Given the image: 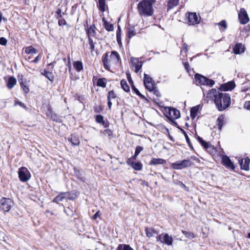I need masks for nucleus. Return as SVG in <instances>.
<instances>
[{"label": "nucleus", "mask_w": 250, "mask_h": 250, "mask_svg": "<svg viewBox=\"0 0 250 250\" xmlns=\"http://www.w3.org/2000/svg\"><path fill=\"white\" fill-rule=\"evenodd\" d=\"M121 85L123 89L125 92H129L130 91V88L127 83L126 81L122 80L121 81Z\"/></svg>", "instance_id": "34"}, {"label": "nucleus", "mask_w": 250, "mask_h": 250, "mask_svg": "<svg viewBox=\"0 0 250 250\" xmlns=\"http://www.w3.org/2000/svg\"><path fill=\"white\" fill-rule=\"evenodd\" d=\"M56 13L58 15L57 18H58L59 17H62V14H63V13H62V10L60 9H58L57 10Z\"/></svg>", "instance_id": "52"}, {"label": "nucleus", "mask_w": 250, "mask_h": 250, "mask_svg": "<svg viewBox=\"0 0 250 250\" xmlns=\"http://www.w3.org/2000/svg\"><path fill=\"white\" fill-rule=\"evenodd\" d=\"M88 38L94 37L96 35V27L94 25L90 26L87 30Z\"/></svg>", "instance_id": "20"}, {"label": "nucleus", "mask_w": 250, "mask_h": 250, "mask_svg": "<svg viewBox=\"0 0 250 250\" xmlns=\"http://www.w3.org/2000/svg\"><path fill=\"white\" fill-rule=\"evenodd\" d=\"M117 40L119 44L121 43V40L118 33H117Z\"/></svg>", "instance_id": "59"}, {"label": "nucleus", "mask_w": 250, "mask_h": 250, "mask_svg": "<svg viewBox=\"0 0 250 250\" xmlns=\"http://www.w3.org/2000/svg\"><path fill=\"white\" fill-rule=\"evenodd\" d=\"M0 208L4 211H9L13 206V202L9 198L3 197L0 200Z\"/></svg>", "instance_id": "7"}, {"label": "nucleus", "mask_w": 250, "mask_h": 250, "mask_svg": "<svg viewBox=\"0 0 250 250\" xmlns=\"http://www.w3.org/2000/svg\"><path fill=\"white\" fill-rule=\"evenodd\" d=\"M144 85L149 91H153L154 89V82L152 81L151 78L147 74H144Z\"/></svg>", "instance_id": "9"}, {"label": "nucleus", "mask_w": 250, "mask_h": 250, "mask_svg": "<svg viewBox=\"0 0 250 250\" xmlns=\"http://www.w3.org/2000/svg\"><path fill=\"white\" fill-rule=\"evenodd\" d=\"M88 42H89V46H90V48L91 50L92 51H94V50L95 46H94V44L93 41L91 39V38H88Z\"/></svg>", "instance_id": "45"}, {"label": "nucleus", "mask_w": 250, "mask_h": 250, "mask_svg": "<svg viewBox=\"0 0 250 250\" xmlns=\"http://www.w3.org/2000/svg\"><path fill=\"white\" fill-rule=\"evenodd\" d=\"M96 120L98 123H102L104 122L103 117L101 115H97Z\"/></svg>", "instance_id": "46"}, {"label": "nucleus", "mask_w": 250, "mask_h": 250, "mask_svg": "<svg viewBox=\"0 0 250 250\" xmlns=\"http://www.w3.org/2000/svg\"><path fill=\"white\" fill-rule=\"evenodd\" d=\"M219 26L220 29L222 31H224L227 28V23L224 20L222 21L221 22L218 23H215Z\"/></svg>", "instance_id": "39"}, {"label": "nucleus", "mask_w": 250, "mask_h": 250, "mask_svg": "<svg viewBox=\"0 0 250 250\" xmlns=\"http://www.w3.org/2000/svg\"><path fill=\"white\" fill-rule=\"evenodd\" d=\"M58 24L60 26L64 25L66 24V21L64 19H60L58 21Z\"/></svg>", "instance_id": "49"}, {"label": "nucleus", "mask_w": 250, "mask_h": 250, "mask_svg": "<svg viewBox=\"0 0 250 250\" xmlns=\"http://www.w3.org/2000/svg\"><path fill=\"white\" fill-rule=\"evenodd\" d=\"M235 87L234 82L231 81L226 83L222 84L221 86L222 88L225 91L230 90Z\"/></svg>", "instance_id": "18"}, {"label": "nucleus", "mask_w": 250, "mask_h": 250, "mask_svg": "<svg viewBox=\"0 0 250 250\" xmlns=\"http://www.w3.org/2000/svg\"><path fill=\"white\" fill-rule=\"evenodd\" d=\"M73 66L75 70L78 72H80L83 69V63L80 61L74 62Z\"/></svg>", "instance_id": "29"}, {"label": "nucleus", "mask_w": 250, "mask_h": 250, "mask_svg": "<svg viewBox=\"0 0 250 250\" xmlns=\"http://www.w3.org/2000/svg\"><path fill=\"white\" fill-rule=\"evenodd\" d=\"M182 232L188 238L192 239L195 237V235L191 232L182 230Z\"/></svg>", "instance_id": "38"}, {"label": "nucleus", "mask_w": 250, "mask_h": 250, "mask_svg": "<svg viewBox=\"0 0 250 250\" xmlns=\"http://www.w3.org/2000/svg\"><path fill=\"white\" fill-rule=\"evenodd\" d=\"M117 250H133L128 245L120 244L118 245Z\"/></svg>", "instance_id": "37"}, {"label": "nucleus", "mask_w": 250, "mask_h": 250, "mask_svg": "<svg viewBox=\"0 0 250 250\" xmlns=\"http://www.w3.org/2000/svg\"><path fill=\"white\" fill-rule=\"evenodd\" d=\"M103 134L105 136H107L108 137H110L112 135V132L109 129H106L104 130L103 132Z\"/></svg>", "instance_id": "44"}, {"label": "nucleus", "mask_w": 250, "mask_h": 250, "mask_svg": "<svg viewBox=\"0 0 250 250\" xmlns=\"http://www.w3.org/2000/svg\"><path fill=\"white\" fill-rule=\"evenodd\" d=\"M131 62L132 66L134 68V71L137 73L142 68V63L138 58H131Z\"/></svg>", "instance_id": "12"}, {"label": "nucleus", "mask_w": 250, "mask_h": 250, "mask_svg": "<svg viewBox=\"0 0 250 250\" xmlns=\"http://www.w3.org/2000/svg\"><path fill=\"white\" fill-rule=\"evenodd\" d=\"M238 18L242 24H245L249 21L248 15L244 8H241L238 13Z\"/></svg>", "instance_id": "10"}, {"label": "nucleus", "mask_w": 250, "mask_h": 250, "mask_svg": "<svg viewBox=\"0 0 250 250\" xmlns=\"http://www.w3.org/2000/svg\"><path fill=\"white\" fill-rule=\"evenodd\" d=\"M41 58L42 56L41 55H39L37 57H36L35 59L31 62L37 63L41 60Z\"/></svg>", "instance_id": "51"}, {"label": "nucleus", "mask_w": 250, "mask_h": 250, "mask_svg": "<svg viewBox=\"0 0 250 250\" xmlns=\"http://www.w3.org/2000/svg\"><path fill=\"white\" fill-rule=\"evenodd\" d=\"M119 60V55L114 51L112 52L110 55L106 53L102 60L104 66L106 70H109L110 66L117 63Z\"/></svg>", "instance_id": "2"}, {"label": "nucleus", "mask_w": 250, "mask_h": 250, "mask_svg": "<svg viewBox=\"0 0 250 250\" xmlns=\"http://www.w3.org/2000/svg\"><path fill=\"white\" fill-rule=\"evenodd\" d=\"M168 113L171 119H177L180 117V111L175 108H168Z\"/></svg>", "instance_id": "13"}, {"label": "nucleus", "mask_w": 250, "mask_h": 250, "mask_svg": "<svg viewBox=\"0 0 250 250\" xmlns=\"http://www.w3.org/2000/svg\"><path fill=\"white\" fill-rule=\"evenodd\" d=\"M142 1H145L146 2H149L150 4H152L155 2V0H142Z\"/></svg>", "instance_id": "58"}, {"label": "nucleus", "mask_w": 250, "mask_h": 250, "mask_svg": "<svg viewBox=\"0 0 250 250\" xmlns=\"http://www.w3.org/2000/svg\"><path fill=\"white\" fill-rule=\"evenodd\" d=\"M183 132L184 134V136L185 137L187 142L188 143V144H189V139L188 135L187 134V133H186V132L184 130H183Z\"/></svg>", "instance_id": "54"}, {"label": "nucleus", "mask_w": 250, "mask_h": 250, "mask_svg": "<svg viewBox=\"0 0 250 250\" xmlns=\"http://www.w3.org/2000/svg\"><path fill=\"white\" fill-rule=\"evenodd\" d=\"M220 92L215 89H211L207 94L206 99L208 101L212 100L214 103H215V100L218 97V95H219Z\"/></svg>", "instance_id": "11"}, {"label": "nucleus", "mask_w": 250, "mask_h": 250, "mask_svg": "<svg viewBox=\"0 0 250 250\" xmlns=\"http://www.w3.org/2000/svg\"><path fill=\"white\" fill-rule=\"evenodd\" d=\"M191 165V162L189 160H184L182 161H178L171 164L173 168L176 169H181Z\"/></svg>", "instance_id": "6"}, {"label": "nucleus", "mask_w": 250, "mask_h": 250, "mask_svg": "<svg viewBox=\"0 0 250 250\" xmlns=\"http://www.w3.org/2000/svg\"><path fill=\"white\" fill-rule=\"evenodd\" d=\"M179 186H180L182 188H187V187L184 185L182 182L180 181H178L177 183Z\"/></svg>", "instance_id": "55"}, {"label": "nucleus", "mask_w": 250, "mask_h": 250, "mask_svg": "<svg viewBox=\"0 0 250 250\" xmlns=\"http://www.w3.org/2000/svg\"><path fill=\"white\" fill-rule=\"evenodd\" d=\"M143 150V148L141 146H137L135 149V153L136 155H139V154Z\"/></svg>", "instance_id": "48"}, {"label": "nucleus", "mask_w": 250, "mask_h": 250, "mask_svg": "<svg viewBox=\"0 0 250 250\" xmlns=\"http://www.w3.org/2000/svg\"><path fill=\"white\" fill-rule=\"evenodd\" d=\"M67 198L66 193L64 192L61 193L60 195L56 196L53 199V202H55L56 203H59L60 202L62 201L63 199Z\"/></svg>", "instance_id": "23"}, {"label": "nucleus", "mask_w": 250, "mask_h": 250, "mask_svg": "<svg viewBox=\"0 0 250 250\" xmlns=\"http://www.w3.org/2000/svg\"><path fill=\"white\" fill-rule=\"evenodd\" d=\"M42 74L45 76L50 81H53L54 80V75L52 72L44 70L42 72Z\"/></svg>", "instance_id": "26"}, {"label": "nucleus", "mask_w": 250, "mask_h": 250, "mask_svg": "<svg viewBox=\"0 0 250 250\" xmlns=\"http://www.w3.org/2000/svg\"><path fill=\"white\" fill-rule=\"evenodd\" d=\"M53 66V63L52 62H51V63H50L49 64H48V66Z\"/></svg>", "instance_id": "64"}, {"label": "nucleus", "mask_w": 250, "mask_h": 250, "mask_svg": "<svg viewBox=\"0 0 250 250\" xmlns=\"http://www.w3.org/2000/svg\"><path fill=\"white\" fill-rule=\"evenodd\" d=\"M21 86L23 90L25 93H27L29 91V89L27 86L23 85V84H21Z\"/></svg>", "instance_id": "50"}, {"label": "nucleus", "mask_w": 250, "mask_h": 250, "mask_svg": "<svg viewBox=\"0 0 250 250\" xmlns=\"http://www.w3.org/2000/svg\"><path fill=\"white\" fill-rule=\"evenodd\" d=\"M161 243L168 246H171L173 243V238L168 233H165L163 235V241H161Z\"/></svg>", "instance_id": "16"}, {"label": "nucleus", "mask_w": 250, "mask_h": 250, "mask_svg": "<svg viewBox=\"0 0 250 250\" xmlns=\"http://www.w3.org/2000/svg\"><path fill=\"white\" fill-rule=\"evenodd\" d=\"M97 85L102 87L106 86V82L105 79H99L97 81Z\"/></svg>", "instance_id": "40"}, {"label": "nucleus", "mask_w": 250, "mask_h": 250, "mask_svg": "<svg viewBox=\"0 0 250 250\" xmlns=\"http://www.w3.org/2000/svg\"><path fill=\"white\" fill-rule=\"evenodd\" d=\"M18 104L21 107L24 108H26V106L24 105V104L22 103L21 102H18Z\"/></svg>", "instance_id": "60"}, {"label": "nucleus", "mask_w": 250, "mask_h": 250, "mask_svg": "<svg viewBox=\"0 0 250 250\" xmlns=\"http://www.w3.org/2000/svg\"><path fill=\"white\" fill-rule=\"evenodd\" d=\"M16 79L13 77H11L8 80L7 83V86L9 89H12L16 84Z\"/></svg>", "instance_id": "24"}, {"label": "nucleus", "mask_w": 250, "mask_h": 250, "mask_svg": "<svg viewBox=\"0 0 250 250\" xmlns=\"http://www.w3.org/2000/svg\"><path fill=\"white\" fill-rule=\"evenodd\" d=\"M106 0H98V7L100 11L104 12L105 11Z\"/></svg>", "instance_id": "30"}, {"label": "nucleus", "mask_w": 250, "mask_h": 250, "mask_svg": "<svg viewBox=\"0 0 250 250\" xmlns=\"http://www.w3.org/2000/svg\"><path fill=\"white\" fill-rule=\"evenodd\" d=\"M132 90L135 92V93L138 95L142 99H145V97L138 90L137 88H136L134 85L132 86Z\"/></svg>", "instance_id": "43"}, {"label": "nucleus", "mask_w": 250, "mask_h": 250, "mask_svg": "<svg viewBox=\"0 0 250 250\" xmlns=\"http://www.w3.org/2000/svg\"><path fill=\"white\" fill-rule=\"evenodd\" d=\"M66 196L68 195V198L70 200L75 199L78 195V192L76 191H73L70 192L66 193Z\"/></svg>", "instance_id": "35"}, {"label": "nucleus", "mask_w": 250, "mask_h": 250, "mask_svg": "<svg viewBox=\"0 0 250 250\" xmlns=\"http://www.w3.org/2000/svg\"><path fill=\"white\" fill-rule=\"evenodd\" d=\"M224 116L222 115L219 116L217 120V124L219 130H221L224 124Z\"/></svg>", "instance_id": "31"}, {"label": "nucleus", "mask_w": 250, "mask_h": 250, "mask_svg": "<svg viewBox=\"0 0 250 250\" xmlns=\"http://www.w3.org/2000/svg\"><path fill=\"white\" fill-rule=\"evenodd\" d=\"M183 48L185 49L186 51H187L188 50V45L186 44H184Z\"/></svg>", "instance_id": "62"}, {"label": "nucleus", "mask_w": 250, "mask_h": 250, "mask_svg": "<svg viewBox=\"0 0 250 250\" xmlns=\"http://www.w3.org/2000/svg\"><path fill=\"white\" fill-rule=\"evenodd\" d=\"M166 163V161L164 159L161 158H153L149 162V164L150 165H161L164 164Z\"/></svg>", "instance_id": "21"}, {"label": "nucleus", "mask_w": 250, "mask_h": 250, "mask_svg": "<svg viewBox=\"0 0 250 250\" xmlns=\"http://www.w3.org/2000/svg\"><path fill=\"white\" fill-rule=\"evenodd\" d=\"M163 235L164 234H161L157 236L156 240L157 242L160 241L161 242V241H163L162 238H163L162 236L163 237Z\"/></svg>", "instance_id": "53"}, {"label": "nucleus", "mask_w": 250, "mask_h": 250, "mask_svg": "<svg viewBox=\"0 0 250 250\" xmlns=\"http://www.w3.org/2000/svg\"><path fill=\"white\" fill-rule=\"evenodd\" d=\"M145 231L146 236L149 238L153 236L156 233V231L154 229L150 228L146 229Z\"/></svg>", "instance_id": "33"}, {"label": "nucleus", "mask_w": 250, "mask_h": 250, "mask_svg": "<svg viewBox=\"0 0 250 250\" xmlns=\"http://www.w3.org/2000/svg\"><path fill=\"white\" fill-rule=\"evenodd\" d=\"M18 174L20 180L22 182L27 181L31 177L29 171L26 167H24L19 169Z\"/></svg>", "instance_id": "5"}, {"label": "nucleus", "mask_w": 250, "mask_h": 250, "mask_svg": "<svg viewBox=\"0 0 250 250\" xmlns=\"http://www.w3.org/2000/svg\"><path fill=\"white\" fill-rule=\"evenodd\" d=\"M127 163L130 164L132 167L136 170H141L143 167L140 162H131L130 163V161H128Z\"/></svg>", "instance_id": "25"}, {"label": "nucleus", "mask_w": 250, "mask_h": 250, "mask_svg": "<svg viewBox=\"0 0 250 250\" xmlns=\"http://www.w3.org/2000/svg\"><path fill=\"white\" fill-rule=\"evenodd\" d=\"M179 2V0H168L167 1L168 10L176 6Z\"/></svg>", "instance_id": "27"}, {"label": "nucleus", "mask_w": 250, "mask_h": 250, "mask_svg": "<svg viewBox=\"0 0 250 250\" xmlns=\"http://www.w3.org/2000/svg\"><path fill=\"white\" fill-rule=\"evenodd\" d=\"M102 20L104 22V27L106 30H107L108 31H112L113 30L114 28L112 24L108 23L106 21L104 18H103Z\"/></svg>", "instance_id": "28"}, {"label": "nucleus", "mask_w": 250, "mask_h": 250, "mask_svg": "<svg viewBox=\"0 0 250 250\" xmlns=\"http://www.w3.org/2000/svg\"><path fill=\"white\" fill-rule=\"evenodd\" d=\"M138 155H136V153H135L134 155V156H133V158L134 159H136Z\"/></svg>", "instance_id": "63"}, {"label": "nucleus", "mask_w": 250, "mask_h": 250, "mask_svg": "<svg viewBox=\"0 0 250 250\" xmlns=\"http://www.w3.org/2000/svg\"><path fill=\"white\" fill-rule=\"evenodd\" d=\"M201 106L200 104L195 106L191 108L190 110V116L192 119H194L198 113L201 109Z\"/></svg>", "instance_id": "19"}, {"label": "nucleus", "mask_w": 250, "mask_h": 250, "mask_svg": "<svg viewBox=\"0 0 250 250\" xmlns=\"http://www.w3.org/2000/svg\"><path fill=\"white\" fill-rule=\"evenodd\" d=\"M188 22L189 25H195L200 22L201 18L196 13H188Z\"/></svg>", "instance_id": "8"}, {"label": "nucleus", "mask_w": 250, "mask_h": 250, "mask_svg": "<svg viewBox=\"0 0 250 250\" xmlns=\"http://www.w3.org/2000/svg\"><path fill=\"white\" fill-rule=\"evenodd\" d=\"M194 79L197 84H201L204 85L213 86L215 83L214 81L207 78V77L196 74L194 76Z\"/></svg>", "instance_id": "4"}, {"label": "nucleus", "mask_w": 250, "mask_h": 250, "mask_svg": "<svg viewBox=\"0 0 250 250\" xmlns=\"http://www.w3.org/2000/svg\"><path fill=\"white\" fill-rule=\"evenodd\" d=\"M198 140L205 148L207 149L209 148L210 145L208 143L204 141L202 138L200 137L198 138Z\"/></svg>", "instance_id": "41"}, {"label": "nucleus", "mask_w": 250, "mask_h": 250, "mask_svg": "<svg viewBox=\"0 0 250 250\" xmlns=\"http://www.w3.org/2000/svg\"><path fill=\"white\" fill-rule=\"evenodd\" d=\"M215 104L219 111H223L230 104V97L228 93H220L215 100Z\"/></svg>", "instance_id": "1"}, {"label": "nucleus", "mask_w": 250, "mask_h": 250, "mask_svg": "<svg viewBox=\"0 0 250 250\" xmlns=\"http://www.w3.org/2000/svg\"><path fill=\"white\" fill-rule=\"evenodd\" d=\"M7 43V40L4 37L0 38V44L5 45Z\"/></svg>", "instance_id": "47"}, {"label": "nucleus", "mask_w": 250, "mask_h": 250, "mask_svg": "<svg viewBox=\"0 0 250 250\" xmlns=\"http://www.w3.org/2000/svg\"><path fill=\"white\" fill-rule=\"evenodd\" d=\"M233 50L234 54H239L244 52V47L242 43H237L234 45Z\"/></svg>", "instance_id": "17"}, {"label": "nucleus", "mask_w": 250, "mask_h": 250, "mask_svg": "<svg viewBox=\"0 0 250 250\" xmlns=\"http://www.w3.org/2000/svg\"><path fill=\"white\" fill-rule=\"evenodd\" d=\"M100 216V211H97L93 216V219L96 220Z\"/></svg>", "instance_id": "56"}, {"label": "nucleus", "mask_w": 250, "mask_h": 250, "mask_svg": "<svg viewBox=\"0 0 250 250\" xmlns=\"http://www.w3.org/2000/svg\"><path fill=\"white\" fill-rule=\"evenodd\" d=\"M116 97V95L114 92L113 91H110L107 95V100H108V106L109 108L110 109L112 106V103L111 100L112 99H115Z\"/></svg>", "instance_id": "22"}, {"label": "nucleus", "mask_w": 250, "mask_h": 250, "mask_svg": "<svg viewBox=\"0 0 250 250\" xmlns=\"http://www.w3.org/2000/svg\"><path fill=\"white\" fill-rule=\"evenodd\" d=\"M138 11L141 16H150L153 12L152 4L145 1L140 2L137 6Z\"/></svg>", "instance_id": "3"}, {"label": "nucleus", "mask_w": 250, "mask_h": 250, "mask_svg": "<svg viewBox=\"0 0 250 250\" xmlns=\"http://www.w3.org/2000/svg\"><path fill=\"white\" fill-rule=\"evenodd\" d=\"M184 65H185V67L186 68V69L188 70V68L189 67V64H188V63L187 62H185L184 63Z\"/></svg>", "instance_id": "61"}, {"label": "nucleus", "mask_w": 250, "mask_h": 250, "mask_svg": "<svg viewBox=\"0 0 250 250\" xmlns=\"http://www.w3.org/2000/svg\"><path fill=\"white\" fill-rule=\"evenodd\" d=\"M222 162L223 165H224L226 167L229 168L232 170L235 169V167L233 163L228 156H223L222 158Z\"/></svg>", "instance_id": "14"}, {"label": "nucleus", "mask_w": 250, "mask_h": 250, "mask_svg": "<svg viewBox=\"0 0 250 250\" xmlns=\"http://www.w3.org/2000/svg\"><path fill=\"white\" fill-rule=\"evenodd\" d=\"M245 106H246L248 109L250 110V101L246 102L245 104Z\"/></svg>", "instance_id": "57"}, {"label": "nucleus", "mask_w": 250, "mask_h": 250, "mask_svg": "<svg viewBox=\"0 0 250 250\" xmlns=\"http://www.w3.org/2000/svg\"><path fill=\"white\" fill-rule=\"evenodd\" d=\"M241 169L245 170H248L249 169V165L250 163V159L248 158H246L242 159L239 161Z\"/></svg>", "instance_id": "15"}, {"label": "nucleus", "mask_w": 250, "mask_h": 250, "mask_svg": "<svg viewBox=\"0 0 250 250\" xmlns=\"http://www.w3.org/2000/svg\"><path fill=\"white\" fill-rule=\"evenodd\" d=\"M69 141L74 146H78L80 143V140L74 136H71V138L69 139Z\"/></svg>", "instance_id": "36"}, {"label": "nucleus", "mask_w": 250, "mask_h": 250, "mask_svg": "<svg viewBox=\"0 0 250 250\" xmlns=\"http://www.w3.org/2000/svg\"><path fill=\"white\" fill-rule=\"evenodd\" d=\"M25 52L27 54H36L37 53V50L32 46L26 47Z\"/></svg>", "instance_id": "32"}, {"label": "nucleus", "mask_w": 250, "mask_h": 250, "mask_svg": "<svg viewBox=\"0 0 250 250\" xmlns=\"http://www.w3.org/2000/svg\"><path fill=\"white\" fill-rule=\"evenodd\" d=\"M128 35L129 38H131L135 35V30L133 27H131L128 28Z\"/></svg>", "instance_id": "42"}]
</instances>
